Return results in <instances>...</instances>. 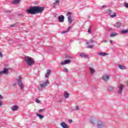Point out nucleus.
Instances as JSON below:
<instances>
[{"label":"nucleus","instance_id":"nucleus-39","mask_svg":"<svg viewBox=\"0 0 128 128\" xmlns=\"http://www.w3.org/2000/svg\"><path fill=\"white\" fill-rule=\"evenodd\" d=\"M88 32L89 34H92V29L90 28H89L88 30Z\"/></svg>","mask_w":128,"mask_h":128},{"label":"nucleus","instance_id":"nucleus-31","mask_svg":"<svg viewBox=\"0 0 128 128\" xmlns=\"http://www.w3.org/2000/svg\"><path fill=\"white\" fill-rule=\"evenodd\" d=\"M80 110V107L78 106H77L74 107V110Z\"/></svg>","mask_w":128,"mask_h":128},{"label":"nucleus","instance_id":"nucleus-30","mask_svg":"<svg viewBox=\"0 0 128 128\" xmlns=\"http://www.w3.org/2000/svg\"><path fill=\"white\" fill-rule=\"evenodd\" d=\"M116 12H114L112 15L110 16V18H116Z\"/></svg>","mask_w":128,"mask_h":128},{"label":"nucleus","instance_id":"nucleus-41","mask_svg":"<svg viewBox=\"0 0 128 128\" xmlns=\"http://www.w3.org/2000/svg\"><path fill=\"white\" fill-rule=\"evenodd\" d=\"M2 56H4L2 55V52H0V58H2Z\"/></svg>","mask_w":128,"mask_h":128},{"label":"nucleus","instance_id":"nucleus-47","mask_svg":"<svg viewBox=\"0 0 128 128\" xmlns=\"http://www.w3.org/2000/svg\"><path fill=\"white\" fill-rule=\"evenodd\" d=\"M110 44H112V40H110Z\"/></svg>","mask_w":128,"mask_h":128},{"label":"nucleus","instance_id":"nucleus-6","mask_svg":"<svg viewBox=\"0 0 128 128\" xmlns=\"http://www.w3.org/2000/svg\"><path fill=\"white\" fill-rule=\"evenodd\" d=\"M48 84H50V82H48V80H46L45 82L42 81V84H40V86L41 88H46V86Z\"/></svg>","mask_w":128,"mask_h":128},{"label":"nucleus","instance_id":"nucleus-13","mask_svg":"<svg viewBox=\"0 0 128 128\" xmlns=\"http://www.w3.org/2000/svg\"><path fill=\"white\" fill-rule=\"evenodd\" d=\"M80 58H88V55L84 54V53H80Z\"/></svg>","mask_w":128,"mask_h":128},{"label":"nucleus","instance_id":"nucleus-15","mask_svg":"<svg viewBox=\"0 0 128 128\" xmlns=\"http://www.w3.org/2000/svg\"><path fill=\"white\" fill-rule=\"evenodd\" d=\"M22 2V0H14L12 4H20Z\"/></svg>","mask_w":128,"mask_h":128},{"label":"nucleus","instance_id":"nucleus-29","mask_svg":"<svg viewBox=\"0 0 128 128\" xmlns=\"http://www.w3.org/2000/svg\"><path fill=\"white\" fill-rule=\"evenodd\" d=\"M60 4V0H56L55 2H54V4L56 6V4Z\"/></svg>","mask_w":128,"mask_h":128},{"label":"nucleus","instance_id":"nucleus-40","mask_svg":"<svg viewBox=\"0 0 128 128\" xmlns=\"http://www.w3.org/2000/svg\"><path fill=\"white\" fill-rule=\"evenodd\" d=\"M69 124H72V119H70L68 120Z\"/></svg>","mask_w":128,"mask_h":128},{"label":"nucleus","instance_id":"nucleus-35","mask_svg":"<svg viewBox=\"0 0 128 128\" xmlns=\"http://www.w3.org/2000/svg\"><path fill=\"white\" fill-rule=\"evenodd\" d=\"M71 15H72V12H68L67 13V14H66V16H70Z\"/></svg>","mask_w":128,"mask_h":128},{"label":"nucleus","instance_id":"nucleus-19","mask_svg":"<svg viewBox=\"0 0 128 128\" xmlns=\"http://www.w3.org/2000/svg\"><path fill=\"white\" fill-rule=\"evenodd\" d=\"M18 109V106H14L12 108V110L13 112L14 110H16Z\"/></svg>","mask_w":128,"mask_h":128},{"label":"nucleus","instance_id":"nucleus-33","mask_svg":"<svg viewBox=\"0 0 128 128\" xmlns=\"http://www.w3.org/2000/svg\"><path fill=\"white\" fill-rule=\"evenodd\" d=\"M94 46V45H90L87 46L88 48H93Z\"/></svg>","mask_w":128,"mask_h":128},{"label":"nucleus","instance_id":"nucleus-48","mask_svg":"<svg viewBox=\"0 0 128 128\" xmlns=\"http://www.w3.org/2000/svg\"><path fill=\"white\" fill-rule=\"evenodd\" d=\"M16 86V84H13V86Z\"/></svg>","mask_w":128,"mask_h":128},{"label":"nucleus","instance_id":"nucleus-14","mask_svg":"<svg viewBox=\"0 0 128 128\" xmlns=\"http://www.w3.org/2000/svg\"><path fill=\"white\" fill-rule=\"evenodd\" d=\"M114 26H116V28H120L121 26H122V24L120 22H116V24H114Z\"/></svg>","mask_w":128,"mask_h":128},{"label":"nucleus","instance_id":"nucleus-32","mask_svg":"<svg viewBox=\"0 0 128 128\" xmlns=\"http://www.w3.org/2000/svg\"><path fill=\"white\" fill-rule=\"evenodd\" d=\"M64 94H65V98H68V93L67 92H64Z\"/></svg>","mask_w":128,"mask_h":128},{"label":"nucleus","instance_id":"nucleus-20","mask_svg":"<svg viewBox=\"0 0 128 128\" xmlns=\"http://www.w3.org/2000/svg\"><path fill=\"white\" fill-rule=\"evenodd\" d=\"M121 34H128V28L126 30H122L120 32Z\"/></svg>","mask_w":128,"mask_h":128},{"label":"nucleus","instance_id":"nucleus-23","mask_svg":"<svg viewBox=\"0 0 128 128\" xmlns=\"http://www.w3.org/2000/svg\"><path fill=\"white\" fill-rule=\"evenodd\" d=\"M90 124H92L93 126H94V124H96V121L94 119H91L90 120Z\"/></svg>","mask_w":128,"mask_h":128},{"label":"nucleus","instance_id":"nucleus-11","mask_svg":"<svg viewBox=\"0 0 128 128\" xmlns=\"http://www.w3.org/2000/svg\"><path fill=\"white\" fill-rule=\"evenodd\" d=\"M1 74H8V68H4V70L1 72Z\"/></svg>","mask_w":128,"mask_h":128},{"label":"nucleus","instance_id":"nucleus-2","mask_svg":"<svg viewBox=\"0 0 128 128\" xmlns=\"http://www.w3.org/2000/svg\"><path fill=\"white\" fill-rule=\"evenodd\" d=\"M24 60L26 62L28 66H32L35 64L34 60L28 56H25Z\"/></svg>","mask_w":128,"mask_h":128},{"label":"nucleus","instance_id":"nucleus-8","mask_svg":"<svg viewBox=\"0 0 128 128\" xmlns=\"http://www.w3.org/2000/svg\"><path fill=\"white\" fill-rule=\"evenodd\" d=\"M58 20L60 22H64V16L62 15L58 16Z\"/></svg>","mask_w":128,"mask_h":128},{"label":"nucleus","instance_id":"nucleus-28","mask_svg":"<svg viewBox=\"0 0 128 128\" xmlns=\"http://www.w3.org/2000/svg\"><path fill=\"white\" fill-rule=\"evenodd\" d=\"M108 90H109V92H112L114 90V87L109 86L108 88Z\"/></svg>","mask_w":128,"mask_h":128},{"label":"nucleus","instance_id":"nucleus-52","mask_svg":"<svg viewBox=\"0 0 128 128\" xmlns=\"http://www.w3.org/2000/svg\"><path fill=\"white\" fill-rule=\"evenodd\" d=\"M88 18H90V16H89L88 17Z\"/></svg>","mask_w":128,"mask_h":128},{"label":"nucleus","instance_id":"nucleus-51","mask_svg":"<svg viewBox=\"0 0 128 128\" xmlns=\"http://www.w3.org/2000/svg\"><path fill=\"white\" fill-rule=\"evenodd\" d=\"M18 16H22V14H18Z\"/></svg>","mask_w":128,"mask_h":128},{"label":"nucleus","instance_id":"nucleus-27","mask_svg":"<svg viewBox=\"0 0 128 128\" xmlns=\"http://www.w3.org/2000/svg\"><path fill=\"white\" fill-rule=\"evenodd\" d=\"M106 13L108 14H112V12L110 10L108 9L106 10Z\"/></svg>","mask_w":128,"mask_h":128},{"label":"nucleus","instance_id":"nucleus-46","mask_svg":"<svg viewBox=\"0 0 128 128\" xmlns=\"http://www.w3.org/2000/svg\"><path fill=\"white\" fill-rule=\"evenodd\" d=\"M53 8H56V5H54V6H53Z\"/></svg>","mask_w":128,"mask_h":128},{"label":"nucleus","instance_id":"nucleus-43","mask_svg":"<svg viewBox=\"0 0 128 128\" xmlns=\"http://www.w3.org/2000/svg\"><path fill=\"white\" fill-rule=\"evenodd\" d=\"M2 98H4V97L2 96L0 94V100H2Z\"/></svg>","mask_w":128,"mask_h":128},{"label":"nucleus","instance_id":"nucleus-3","mask_svg":"<svg viewBox=\"0 0 128 128\" xmlns=\"http://www.w3.org/2000/svg\"><path fill=\"white\" fill-rule=\"evenodd\" d=\"M96 126L98 128H108V126L102 121H98Z\"/></svg>","mask_w":128,"mask_h":128},{"label":"nucleus","instance_id":"nucleus-44","mask_svg":"<svg viewBox=\"0 0 128 128\" xmlns=\"http://www.w3.org/2000/svg\"><path fill=\"white\" fill-rule=\"evenodd\" d=\"M2 106V101H0V106Z\"/></svg>","mask_w":128,"mask_h":128},{"label":"nucleus","instance_id":"nucleus-45","mask_svg":"<svg viewBox=\"0 0 128 128\" xmlns=\"http://www.w3.org/2000/svg\"><path fill=\"white\" fill-rule=\"evenodd\" d=\"M102 8H106V5H103V6H102Z\"/></svg>","mask_w":128,"mask_h":128},{"label":"nucleus","instance_id":"nucleus-25","mask_svg":"<svg viewBox=\"0 0 128 128\" xmlns=\"http://www.w3.org/2000/svg\"><path fill=\"white\" fill-rule=\"evenodd\" d=\"M117 34H116V33H111V34H110V37L114 38V37L116 36Z\"/></svg>","mask_w":128,"mask_h":128},{"label":"nucleus","instance_id":"nucleus-38","mask_svg":"<svg viewBox=\"0 0 128 128\" xmlns=\"http://www.w3.org/2000/svg\"><path fill=\"white\" fill-rule=\"evenodd\" d=\"M44 110H46V109L44 108V109L40 110L38 112H44Z\"/></svg>","mask_w":128,"mask_h":128},{"label":"nucleus","instance_id":"nucleus-37","mask_svg":"<svg viewBox=\"0 0 128 128\" xmlns=\"http://www.w3.org/2000/svg\"><path fill=\"white\" fill-rule=\"evenodd\" d=\"M36 102L37 104H40V100H38V98H36Z\"/></svg>","mask_w":128,"mask_h":128},{"label":"nucleus","instance_id":"nucleus-50","mask_svg":"<svg viewBox=\"0 0 128 128\" xmlns=\"http://www.w3.org/2000/svg\"><path fill=\"white\" fill-rule=\"evenodd\" d=\"M107 42L106 40H104V42Z\"/></svg>","mask_w":128,"mask_h":128},{"label":"nucleus","instance_id":"nucleus-7","mask_svg":"<svg viewBox=\"0 0 128 128\" xmlns=\"http://www.w3.org/2000/svg\"><path fill=\"white\" fill-rule=\"evenodd\" d=\"M119 90L118 92V94H122V90H124V86L122 84H120L118 86Z\"/></svg>","mask_w":128,"mask_h":128},{"label":"nucleus","instance_id":"nucleus-24","mask_svg":"<svg viewBox=\"0 0 128 128\" xmlns=\"http://www.w3.org/2000/svg\"><path fill=\"white\" fill-rule=\"evenodd\" d=\"M37 116H38L39 118H40V120H42V118H44V116L40 114H37Z\"/></svg>","mask_w":128,"mask_h":128},{"label":"nucleus","instance_id":"nucleus-17","mask_svg":"<svg viewBox=\"0 0 128 128\" xmlns=\"http://www.w3.org/2000/svg\"><path fill=\"white\" fill-rule=\"evenodd\" d=\"M70 28H71L69 26V27L68 28V29L66 30L62 31V32H61V34H66V32H70Z\"/></svg>","mask_w":128,"mask_h":128},{"label":"nucleus","instance_id":"nucleus-49","mask_svg":"<svg viewBox=\"0 0 128 128\" xmlns=\"http://www.w3.org/2000/svg\"><path fill=\"white\" fill-rule=\"evenodd\" d=\"M2 72H0V76H2Z\"/></svg>","mask_w":128,"mask_h":128},{"label":"nucleus","instance_id":"nucleus-16","mask_svg":"<svg viewBox=\"0 0 128 128\" xmlns=\"http://www.w3.org/2000/svg\"><path fill=\"white\" fill-rule=\"evenodd\" d=\"M118 66L120 70H126V66L124 65H122L120 64H118Z\"/></svg>","mask_w":128,"mask_h":128},{"label":"nucleus","instance_id":"nucleus-5","mask_svg":"<svg viewBox=\"0 0 128 128\" xmlns=\"http://www.w3.org/2000/svg\"><path fill=\"white\" fill-rule=\"evenodd\" d=\"M110 76L108 74H105L102 77V80L104 82H108L110 80Z\"/></svg>","mask_w":128,"mask_h":128},{"label":"nucleus","instance_id":"nucleus-34","mask_svg":"<svg viewBox=\"0 0 128 128\" xmlns=\"http://www.w3.org/2000/svg\"><path fill=\"white\" fill-rule=\"evenodd\" d=\"M64 72H68V70L67 68H64Z\"/></svg>","mask_w":128,"mask_h":128},{"label":"nucleus","instance_id":"nucleus-18","mask_svg":"<svg viewBox=\"0 0 128 128\" xmlns=\"http://www.w3.org/2000/svg\"><path fill=\"white\" fill-rule=\"evenodd\" d=\"M50 70H48L46 71L47 74L45 75V78H48L50 76Z\"/></svg>","mask_w":128,"mask_h":128},{"label":"nucleus","instance_id":"nucleus-21","mask_svg":"<svg viewBox=\"0 0 128 128\" xmlns=\"http://www.w3.org/2000/svg\"><path fill=\"white\" fill-rule=\"evenodd\" d=\"M68 22L69 24H72V17H70V16H68Z\"/></svg>","mask_w":128,"mask_h":128},{"label":"nucleus","instance_id":"nucleus-22","mask_svg":"<svg viewBox=\"0 0 128 128\" xmlns=\"http://www.w3.org/2000/svg\"><path fill=\"white\" fill-rule=\"evenodd\" d=\"M98 56H106V52H99L98 54Z\"/></svg>","mask_w":128,"mask_h":128},{"label":"nucleus","instance_id":"nucleus-12","mask_svg":"<svg viewBox=\"0 0 128 128\" xmlns=\"http://www.w3.org/2000/svg\"><path fill=\"white\" fill-rule=\"evenodd\" d=\"M60 126L62 128H68V126L64 122H62Z\"/></svg>","mask_w":128,"mask_h":128},{"label":"nucleus","instance_id":"nucleus-36","mask_svg":"<svg viewBox=\"0 0 128 128\" xmlns=\"http://www.w3.org/2000/svg\"><path fill=\"white\" fill-rule=\"evenodd\" d=\"M4 12H6V14H8V13L10 14V12H12V10H8L4 11Z\"/></svg>","mask_w":128,"mask_h":128},{"label":"nucleus","instance_id":"nucleus-26","mask_svg":"<svg viewBox=\"0 0 128 128\" xmlns=\"http://www.w3.org/2000/svg\"><path fill=\"white\" fill-rule=\"evenodd\" d=\"M92 42H94V40H90V42H86V44H92Z\"/></svg>","mask_w":128,"mask_h":128},{"label":"nucleus","instance_id":"nucleus-42","mask_svg":"<svg viewBox=\"0 0 128 128\" xmlns=\"http://www.w3.org/2000/svg\"><path fill=\"white\" fill-rule=\"evenodd\" d=\"M11 28H14V26H16V24H13L12 25L10 26Z\"/></svg>","mask_w":128,"mask_h":128},{"label":"nucleus","instance_id":"nucleus-4","mask_svg":"<svg viewBox=\"0 0 128 128\" xmlns=\"http://www.w3.org/2000/svg\"><path fill=\"white\" fill-rule=\"evenodd\" d=\"M22 76H18V79L17 80V82L20 88L22 90L24 88V84L22 83Z\"/></svg>","mask_w":128,"mask_h":128},{"label":"nucleus","instance_id":"nucleus-1","mask_svg":"<svg viewBox=\"0 0 128 128\" xmlns=\"http://www.w3.org/2000/svg\"><path fill=\"white\" fill-rule=\"evenodd\" d=\"M44 10V8L38 6H31L30 8L27 9L26 12L30 14H36L42 12Z\"/></svg>","mask_w":128,"mask_h":128},{"label":"nucleus","instance_id":"nucleus-9","mask_svg":"<svg viewBox=\"0 0 128 128\" xmlns=\"http://www.w3.org/2000/svg\"><path fill=\"white\" fill-rule=\"evenodd\" d=\"M71 62L72 61L70 60H65L64 62H62L60 64H62V66H64V64H70Z\"/></svg>","mask_w":128,"mask_h":128},{"label":"nucleus","instance_id":"nucleus-10","mask_svg":"<svg viewBox=\"0 0 128 128\" xmlns=\"http://www.w3.org/2000/svg\"><path fill=\"white\" fill-rule=\"evenodd\" d=\"M89 70H90V72L91 74H92V76H93V74H94V73L96 72V70H94V68L92 67L89 68Z\"/></svg>","mask_w":128,"mask_h":128}]
</instances>
